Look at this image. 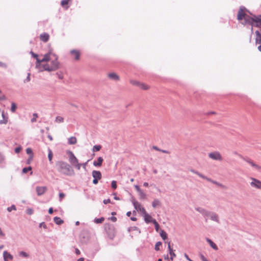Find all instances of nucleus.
<instances>
[{
    "label": "nucleus",
    "mask_w": 261,
    "mask_h": 261,
    "mask_svg": "<svg viewBox=\"0 0 261 261\" xmlns=\"http://www.w3.org/2000/svg\"><path fill=\"white\" fill-rule=\"evenodd\" d=\"M58 171L66 176H72L74 175V170L71 166L66 162L59 161L56 163Z\"/></svg>",
    "instance_id": "1"
},
{
    "label": "nucleus",
    "mask_w": 261,
    "mask_h": 261,
    "mask_svg": "<svg viewBox=\"0 0 261 261\" xmlns=\"http://www.w3.org/2000/svg\"><path fill=\"white\" fill-rule=\"evenodd\" d=\"M105 229L107 232L108 237L113 240L116 234V230L114 226L110 223L105 224Z\"/></svg>",
    "instance_id": "2"
},
{
    "label": "nucleus",
    "mask_w": 261,
    "mask_h": 261,
    "mask_svg": "<svg viewBox=\"0 0 261 261\" xmlns=\"http://www.w3.org/2000/svg\"><path fill=\"white\" fill-rule=\"evenodd\" d=\"M260 17H261V15L258 16L253 15V17H250L246 15L244 18V19L246 23L252 25L253 23H256V25L258 26V22L257 21V19H259Z\"/></svg>",
    "instance_id": "3"
},
{
    "label": "nucleus",
    "mask_w": 261,
    "mask_h": 261,
    "mask_svg": "<svg viewBox=\"0 0 261 261\" xmlns=\"http://www.w3.org/2000/svg\"><path fill=\"white\" fill-rule=\"evenodd\" d=\"M240 156L246 162L249 163L252 167L254 168L257 171L261 172V166L256 164L252 160L249 158H245L240 155Z\"/></svg>",
    "instance_id": "4"
},
{
    "label": "nucleus",
    "mask_w": 261,
    "mask_h": 261,
    "mask_svg": "<svg viewBox=\"0 0 261 261\" xmlns=\"http://www.w3.org/2000/svg\"><path fill=\"white\" fill-rule=\"evenodd\" d=\"M208 157L212 160L221 161L223 159L220 153L218 151L212 152L208 153Z\"/></svg>",
    "instance_id": "5"
},
{
    "label": "nucleus",
    "mask_w": 261,
    "mask_h": 261,
    "mask_svg": "<svg viewBox=\"0 0 261 261\" xmlns=\"http://www.w3.org/2000/svg\"><path fill=\"white\" fill-rule=\"evenodd\" d=\"M250 179L252 180L250 183V186L251 187L261 190L260 180L254 177H250Z\"/></svg>",
    "instance_id": "6"
},
{
    "label": "nucleus",
    "mask_w": 261,
    "mask_h": 261,
    "mask_svg": "<svg viewBox=\"0 0 261 261\" xmlns=\"http://www.w3.org/2000/svg\"><path fill=\"white\" fill-rule=\"evenodd\" d=\"M67 153L69 156V161L72 166L77 164L79 161L71 151L68 150Z\"/></svg>",
    "instance_id": "7"
},
{
    "label": "nucleus",
    "mask_w": 261,
    "mask_h": 261,
    "mask_svg": "<svg viewBox=\"0 0 261 261\" xmlns=\"http://www.w3.org/2000/svg\"><path fill=\"white\" fill-rule=\"evenodd\" d=\"M168 249L169 254L170 256L169 257L168 255H167L166 256L164 255V259H170L172 260H173V257L175 256V254L174 253L173 250L170 245V242H168Z\"/></svg>",
    "instance_id": "8"
},
{
    "label": "nucleus",
    "mask_w": 261,
    "mask_h": 261,
    "mask_svg": "<svg viewBox=\"0 0 261 261\" xmlns=\"http://www.w3.org/2000/svg\"><path fill=\"white\" fill-rule=\"evenodd\" d=\"M206 217H210L211 220L212 221H215L217 223H220L219 216L215 212L209 211Z\"/></svg>",
    "instance_id": "9"
},
{
    "label": "nucleus",
    "mask_w": 261,
    "mask_h": 261,
    "mask_svg": "<svg viewBox=\"0 0 261 261\" xmlns=\"http://www.w3.org/2000/svg\"><path fill=\"white\" fill-rule=\"evenodd\" d=\"M256 34L255 42L256 44H259L260 45L258 46V49L261 51V30L260 32L259 31H256L255 32Z\"/></svg>",
    "instance_id": "10"
},
{
    "label": "nucleus",
    "mask_w": 261,
    "mask_h": 261,
    "mask_svg": "<svg viewBox=\"0 0 261 261\" xmlns=\"http://www.w3.org/2000/svg\"><path fill=\"white\" fill-rule=\"evenodd\" d=\"M132 203L134 205V206L136 210H140L141 212H142L143 214H145L146 211L144 208L141 206L140 204L139 203L138 201L135 200V199H133L132 200Z\"/></svg>",
    "instance_id": "11"
},
{
    "label": "nucleus",
    "mask_w": 261,
    "mask_h": 261,
    "mask_svg": "<svg viewBox=\"0 0 261 261\" xmlns=\"http://www.w3.org/2000/svg\"><path fill=\"white\" fill-rule=\"evenodd\" d=\"M245 9H246L245 8L243 7H241L240 8V10L238 12V16H237V18H238V20H241L245 18V16L246 15V14L244 12V10H245Z\"/></svg>",
    "instance_id": "12"
},
{
    "label": "nucleus",
    "mask_w": 261,
    "mask_h": 261,
    "mask_svg": "<svg viewBox=\"0 0 261 261\" xmlns=\"http://www.w3.org/2000/svg\"><path fill=\"white\" fill-rule=\"evenodd\" d=\"M51 68L53 71H55L60 68V63L57 60V58L51 62Z\"/></svg>",
    "instance_id": "13"
},
{
    "label": "nucleus",
    "mask_w": 261,
    "mask_h": 261,
    "mask_svg": "<svg viewBox=\"0 0 261 261\" xmlns=\"http://www.w3.org/2000/svg\"><path fill=\"white\" fill-rule=\"evenodd\" d=\"M46 187H37L36 188V192L38 196L43 195L47 191Z\"/></svg>",
    "instance_id": "14"
},
{
    "label": "nucleus",
    "mask_w": 261,
    "mask_h": 261,
    "mask_svg": "<svg viewBox=\"0 0 261 261\" xmlns=\"http://www.w3.org/2000/svg\"><path fill=\"white\" fill-rule=\"evenodd\" d=\"M195 210L202 214L204 217L207 215L209 211H207L201 207H196L195 208Z\"/></svg>",
    "instance_id": "15"
},
{
    "label": "nucleus",
    "mask_w": 261,
    "mask_h": 261,
    "mask_svg": "<svg viewBox=\"0 0 261 261\" xmlns=\"http://www.w3.org/2000/svg\"><path fill=\"white\" fill-rule=\"evenodd\" d=\"M92 175L94 178H96L99 180L102 177L101 173L99 171L93 170Z\"/></svg>",
    "instance_id": "16"
},
{
    "label": "nucleus",
    "mask_w": 261,
    "mask_h": 261,
    "mask_svg": "<svg viewBox=\"0 0 261 261\" xmlns=\"http://www.w3.org/2000/svg\"><path fill=\"white\" fill-rule=\"evenodd\" d=\"M2 116L3 119L0 120V124H6L8 121V117L3 111L2 113Z\"/></svg>",
    "instance_id": "17"
},
{
    "label": "nucleus",
    "mask_w": 261,
    "mask_h": 261,
    "mask_svg": "<svg viewBox=\"0 0 261 261\" xmlns=\"http://www.w3.org/2000/svg\"><path fill=\"white\" fill-rule=\"evenodd\" d=\"M3 257L4 261H8V259L12 260L13 258V256L7 251L4 252Z\"/></svg>",
    "instance_id": "18"
},
{
    "label": "nucleus",
    "mask_w": 261,
    "mask_h": 261,
    "mask_svg": "<svg viewBox=\"0 0 261 261\" xmlns=\"http://www.w3.org/2000/svg\"><path fill=\"white\" fill-rule=\"evenodd\" d=\"M49 37V35L46 33H44L43 34H40V40L44 42H46L47 41H48Z\"/></svg>",
    "instance_id": "19"
},
{
    "label": "nucleus",
    "mask_w": 261,
    "mask_h": 261,
    "mask_svg": "<svg viewBox=\"0 0 261 261\" xmlns=\"http://www.w3.org/2000/svg\"><path fill=\"white\" fill-rule=\"evenodd\" d=\"M144 217V221L147 223H151V222L153 223V221L155 220V219H152V218L148 214H147V213L145 214Z\"/></svg>",
    "instance_id": "20"
},
{
    "label": "nucleus",
    "mask_w": 261,
    "mask_h": 261,
    "mask_svg": "<svg viewBox=\"0 0 261 261\" xmlns=\"http://www.w3.org/2000/svg\"><path fill=\"white\" fill-rule=\"evenodd\" d=\"M108 77L110 79L116 81H119L120 79L119 76L116 73L114 72L110 73L108 74Z\"/></svg>",
    "instance_id": "21"
},
{
    "label": "nucleus",
    "mask_w": 261,
    "mask_h": 261,
    "mask_svg": "<svg viewBox=\"0 0 261 261\" xmlns=\"http://www.w3.org/2000/svg\"><path fill=\"white\" fill-rule=\"evenodd\" d=\"M103 161V159L102 157H98L97 159V161H94L93 164L95 167H100L102 165Z\"/></svg>",
    "instance_id": "22"
},
{
    "label": "nucleus",
    "mask_w": 261,
    "mask_h": 261,
    "mask_svg": "<svg viewBox=\"0 0 261 261\" xmlns=\"http://www.w3.org/2000/svg\"><path fill=\"white\" fill-rule=\"evenodd\" d=\"M205 180H206L207 181H210L214 184H215L217 186L220 187H221V188H224L225 187L224 185H223L221 183H219L218 182H217V181H215V180H214L213 179H212L211 178H208L206 176V178L205 179Z\"/></svg>",
    "instance_id": "23"
},
{
    "label": "nucleus",
    "mask_w": 261,
    "mask_h": 261,
    "mask_svg": "<svg viewBox=\"0 0 261 261\" xmlns=\"http://www.w3.org/2000/svg\"><path fill=\"white\" fill-rule=\"evenodd\" d=\"M70 53L72 55H74L75 60H79L80 59V53L78 50L73 49L70 51Z\"/></svg>",
    "instance_id": "24"
},
{
    "label": "nucleus",
    "mask_w": 261,
    "mask_h": 261,
    "mask_svg": "<svg viewBox=\"0 0 261 261\" xmlns=\"http://www.w3.org/2000/svg\"><path fill=\"white\" fill-rule=\"evenodd\" d=\"M206 241L209 243L211 247L215 250H218L217 246L210 239L206 238Z\"/></svg>",
    "instance_id": "25"
},
{
    "label": "nucleus",
    "mask_w": 261,
    "mask_h": 261,
    "mask_svg": "<svg viewBox=\"0 0 261 261\" xmlns=\"http://www.w3.org/2000/svg\"><path fill=\"white\" fill-rule=\"evenodd\" d=\"M42 67H43V69H40L39 70L40 72H42L43 71H53L51 67L49 66V65L47 64L43 65Z\"/></svg>",
    "instance_id": "26"
},
{
    "label": "nucleus",
    "mask_w": 261,
    "mask_h": 261,
    "mask_svg": "<svg viewBox=\"0 0 261 261\" xmlns=\"http://www.w3.org/2000/svg\"><path fill=\"white\" fill-rule=\"evenodd\" d=\"M50 54L51 51H49L48 53L45 54L44 55L43 58L42 59V61H43L44 62H48L50 60Z\"/></svg>",
    "instance_id": "27"
},
{
    "label": "nucleus",
    "mask_w": 261,
    "mask_h": 261,
    "mask_svg": "<svg viewBox=\"0 0 261 261\" xmlns=\"http://www.w3.org/2000/svg\"><path fill=\"white\" fill-rule=\"evenodd\" d=\"M191 172H192V173L197 175L198 176H199L200 177L203 178V179H205L206 178V176L203 175L202 174L200 173V172H199L198 171H196L194 169H190V170Z\"/></svg>",
    "instance_id": "28"
},
{
    "label": "nucleus",
    "mask_w": 261,
    "mask_h": 261,
    "mask_svg": "<svg viewBox=\"0 0 261 261\" xmlns=\"http://www.w3.org/2000/svg\"><path fill=\"white\" fill-rule=\"evenodd\" d=\"M191 172H192V173L197 175L198 176H199L200 177L203 178V179H205L206 178V176L203 175L202 174L200 173V172H199L198 171H196L194 169H190V170Z\"/></svg>",
    "instance_id": "29"
},
{
    "label": "nucleus",
    "mask_w": 261,
    "mask_h": 261,
    "mask_svg": "<svg viewBox=\"0 0 261 261\" xmlns=\"http://www.w3.org/2000/svg\"><path fill=\"white\" fill-rule=\"evenodd\" d=\"M54 222L57 225H61L63 223L64 221L60 217H55L54 218Z\"/></svg>",
    "instance_id": "30"
},
{
    "label": "nucleus",
    "mask_w": 261,
    "mask_h": 261,
    "mask_svg": "<svg viewBox=\"0 0 261 261\" xmlns=\"http://www.w3.org/2000/svg\"><path fill=\"white\" fill-rule=\"evenodd\" d=\"M76 143V139L74 137H71L68 139V143L71 145L75 144Z\"/></svg>",
    "instance_id": "31"
},
{
    "label": "nucleus",
    "mask_w": 261,
    "mask_h": 261,
    "mask_svg": "<svg viewBox=\"0 0 261 261\" xmlns=\"http://www.w3.org/2000/svg\"><path fill=\"white\" fill-rule=\"evenodd\" d=\"M53 157V153L50 149L48 148V158L49 162L52 163V159Z\"/></svg>",
    "instance_id": "32"
},
{
    "label": "nucleus",
    "mask_w": 261,
    "mask_h": 261,
    "mask_svg": "<svg viewBox=\"0 0 261 261\" xmlns=\"http://www.w3.org/2000/svg\"><path fill=\"white\" fill-rule=\"evenodd\" d=\"M139 87L143 89V90H148L149 89V86L147 85H145V84L144 83H140V84L139 85Z\"/></svg>",
    "instance_id": "33"
},
{
    "label": "nucleus",
    "mask_w": 261,
    "mask_h": 261,
    "mask_svg": "<svg viewBox=\"0 0 261 261\" xmlns=\"http://www.w3.org/2000/svg\"><path fill=\"white\" fill-rule=\"evenodd\" d=\"M105 220V218L103 217H101L99 218H95L94 222L96 224L101 223Z\"/></svg>",
    "instance_id": "34"
},
{
    "label": "nucleus",
    "mask_w": 261,
    "mask_h": 261,
    "mask_svg": "<svg viewBox=\"0 0 261 261\" xmlns=\"http://www.w3.org/2000/svg\"><path fill=\"white\" fill-rule=\"evenodd\" d=\"M17 109V105L15 102L11 103V111L12 113H15Z\"/></svg>",
    "instance_id": "35"
},
{
    "label": "nucleus",
    "mask_w": 261,
    "mask_h": 261,
    "mask_svg": "<svg viewBox=\"0 0 261 261\" xmlns=\"http://www.w3.org/2000/svg\"><path fill=\"white\" fill-rule=\"evenodd\" d=\"M36 67L37 68H39L41 65V63L42 62H44L43 61H42V59L40 60L38 59V57L37 58H36Z\"/></svg>",
    "instance_id": "36"
},
{
    "label": "nucleus",
    "mask_w": 261,
    "mask_h": 261,
    "mask_svg": "<svg viewBox=\"0 0 261 261\" xmlns=\"http://www.w3.org/2000/svg\"><path fill=\"white\" fill-rule=\"evenodd\" d=\"M101 148V146L100 145H94L93 147V149H92V151L93 152H95V151H98L100 150V149Z\"/></svg>",
    "instance_id": "37"
},
{
    "label": "nucleus",
    "mask_w": 261,
    "mask_h": 261,
    "mask_svg": "<svg viewBox=\"0 0 261 261\" xmlns=\"http://www.w3.org/2000/svg\"><path fill=\"white\" fill-rule=\"evenodd\" d=\"M55 121L57 123H62L64 121V118L61 116H57L56 118Z\"/></svg>",
    "instance_id": "38"
},
{
    "label": "nucleus",
    "mask_w": 261,
    "mask_h": 261,
    "mask_svg": "<svg viewBox=\"0 0 261 261\" xmlns=\"http://www.w3.org/2000/svg\"><path fill=\"white\" fill-rule=\"evenodd\" d=\"M32 167L31 166H29L28 167H25L22 169V173H27L28 171L32 170Z\"/></svg>",
    "instance_id": "39"
},
{
    "label": "nucleus",
    "mask_w": 261,
    "mask_h": 261,
    "mask_svg": "<svg viewBox=\"0 0 261 261\" xmlns=\"http://www.w3.org/2000/svg\"><path fill=\"white\" fill-rule=\"evenodd\" d=\"M19 255H20V256H21L25 258H28L29 257V254H28L27 252L23 251H20L19 252Z\"/></svg>",
    "instance_id": "40"
},
{
    "label": "nucleus",
    "mask_w": 261,
    "mask_h": 261,
    "mask_svg": "<svg viewBox=\"0 0 261 261\" xmlns=\"http://www.w3.org/2000/svg\"><path fill=\"white\" fill-rule=\"evenodd\" d=\"M153 223L154 225V227H155V229L156 231H159V229H160V225L158 224V223L156 222V220H153Z\"/></svg>",
    "instance_id": "41"
},
{
    "label": "nucleus",
    "mask_w": 261,
    "mask_h": 261,
    "mask_svg": "<svg viewBox=\"0 0 261 261\" xmlns=\"http://www.w3.org/2000/svg\"><path fill=\"white\" fill-rule=\"evenodd\" d=\"M162 244V242H158L155 245V247H154V249L156 250V251H158L160 250V248H159V247L160 246H161Z\"/></svg>",
    "instance_id": "42"
},
{
    "label": "nucleus",
    "mask_w": 261,
    "mask_h": 261,
    "mask_svg": "<svg viewBox=\"0 0 261 261\" xmlns=\"http://www.w3.org/2000/svg\"><path fill=\"white\" fill-rule=\"evenodd\" d=\"M71 0H62L61 1V4L63 7H65L66 5L68 4V3Z\"/></svg>",
    "instance_id": "43"
},
{
    "label": "nucleus",
    "mask_w": 261,
    "mask_h": 261,
    "mask_svg": "<svg viewBox=\"0 0 261 261\" xmlns=\"http://www.w3.org/2000/svg\"><path fill=\"white\" fill-rule=\"evenodd\" d=\"M130 83L133 85H135L139 87L140 82L135 80H130Z\"/></svg>",
    "instance_id": "44"
},
{
    "label": "nucleus",
    "mask_w": 261,
    "mask_h": 261,
    "mask_svg": "<svg viewBox=\"0 0 261 261\" xmlns=\"http://www.w3.org/2000/svg\"><path fill=\"white\" fill-rule=\"evenodd\" d=\"M7 210L8 212H10L12 210H16V207L15 205H12L10 207H7Z\"/></svg>",
    "instance_id": "45"
},
{
    "label": "nucleus",
    "mask_w": 261,
    "mask_h": 261,
    "mask_svg": "<svg viewBox=\"0 0 261 261\" xmlns=\"http://www.w3.org/2000/svg\"><path fill=\"white\" fill-rule=\"evenodd\" d=\"M159 200H154L152 203V205L153 207H156L159 204Z\"/></svg>",
    "instance_id": "46"
},
{
    "label": "nucleus",
    "mask_w": 261,
    "mask_h": 261,
    "mask_svg": "<svg viewBox=\"0 0 261 261\" xmlns=\"http://www.w3.org/2000/svg\"><path fill=\"white\" fill-rule=\"evenodd\" d=\"M141 199H145L146 198V194L142 191L139 192Z\"/></svg>",
    "instance_id": "47"
},
{
    "label": "nucleus",
    "mask_w": 261,
    "mask_h": 261,
    "mask_svg": "<svg viewBox=\"0 0 261 261\" xmlns=\"http://www.w3.org/2000/svg\"><path fill=\"white\" fill-rule=\"evenodd\" d=\"M26 152L27 154H29L30 155H33V151L31 148H27L26 149Z\"/></svg>",
    "instance_id": "48"
},
{
    "label": "nucleus",
    "mask_w": 261,
    "mask_h": 261,
    "mask_svg": "<svg viewBox=\"0 0 261 261\" xmlns=\"http://www.w3.org/2000/svg\"><path fill=\"white\" fill-rule=\"evenodd\" d=\"M26 213L29 215H31L33 214L34 213V210L31 208H28L27 210H26Z\"/></svg>",
    "instance_id": "49"
},
{
    "label": "nucleus",
    "mask_w": 261,
    "mask_h": 261,
    "mask_svg": "<svg viewBox=\"0 0 261 261\" xmlns=\"http://www.w3.org/2000/svg\"><path fill=\"white\" fill-rule=\"evenodd\" d=\"M111 187L113 189L117 188V182L115 180H113L111 182Z\"/></svg>",
    "instance_id": "50"
},
{
    "label": "nucleus",
    "mask_w": 261,
    "mask_h": 261,
    "mask_svg": "<svg viewBox=\"0 0 261 261\" xmlns=\"http://www.w3.org/2000/svg\"><path fill=\"white\" fill-rule=\"evenodd\" d=\"M30 75H31V73H28L27 77L23 81L24 83H27V82H29L30 81V80H31Z\"/></svg>",
    "instance_id": "51"
},
{
    "label": "nucleus",
    "mask_w": 261,
    "mask_h": 261,
    "mask_svg": "<svg viewBox=\"0 0 261 261\" xmlns=\"http://www.w3.org/2000/svg\"><path fill=\"white\" fill-rule=\"evenodd\" d=\"M0 67L6 69L8 67L7 64L0 61Z\"/></svg>",
    "instance_id": "52"
},
{
    "label": "nucleus",
    "mask_w": 261,
    "mask_h": 261,
    "mask_svg": "<svg viewBox=\"0 0 261 261\" xmlns=\"http://www.w3.org/2000/svg\"><path fill=\"white\" fill-rule=\"evenodd\" d=\"M73 166H74L77 170H80L81 168V167L82 166V164L79 163L78 162L77 164L76 163V164H74V165H73Z\"/></svg>",
    "instance_id": "53"
},
{
    "label": "nucleus",
    "mask_w": 261,
    "mask_h": 261,
    "mask_svg": "<svg viewBox=\"0 0 261 261\" xmlns=\"http://www.w3.org/2000/svg\"><path fill=\"white\" fill-rule=\"evenodd\" d=\"M34 117L31 119L32 122H34L36 121V118L38 117V114L37 113L33 114Z\"/></svg>",
    "instance_id": "54"
},
{
    "label": "nucleus",
    "mask_w": 261,
    "mask_h": 261,
    "mask_svg": "<svg viewBox=\"0 0 261 261\" xmlns=\"http://www.w3.org/2000/svg\"><path fill=\"white\" fill-rule=\"evenodd\" d=\"M33 158V155H30L29 158H28V159L27 160V163L28 164H30L31 163V162L32 161Z\"/></svg>",
    "instance_id": "55"
},
{
    "label": "nucleus",
    "mask_w": 261,
    "mask_h": 261,
    "mask_svg": "<svg viewBox=\"0 0 261 261\" xmlns=\"http://www.w3.org/2000/svg\"><path fill=\"white\" fill-rule=\"evenodd\" d=\"M21 150V147L20 146H19V147L15 148V152L16 153H18L20 152Z\"/></svg>",
    "instance_id": "56"
},
{
    "label": "nucleus",
    "mask_w": 261,
    "mask_h": 261,
    "mask_svg": "<svg viewBox=\"0 0 261 261\" xmlns=\"http://www.w3.org/2000/svg\"><path fill=\"white\" fill-rule=\"evenodd\" d=\"M39 227H43L44 229H46L47 228V226L45 224L44 222H41L39 224Z\"/></svg>",
    "instance_id": "57"
},
{
    "label": "nucleus",
    "mask_w": 261,
    "mask_h": 261,
    "mask_svg": "<svg viewBox=\"0 0 261 261\" xmlns=\"http://www.w3.org/2000/svg\"><path fill=\"white\" fill-rule=\"evenodd\" d=\"M30 54H31L32 56L34 58H37L38 57V55L35 53H34L33 51H31Z\"/></svg>",
    "instance_id": "58"
},
{
    "label": "nucleus",
    "mask_w": 261,
    "mask_h": 261,
    "mask_svg": "<svg viewBox=\"0 0 261 261\" xmlns=\"http://www.w3.org/2000/svg\"><path fill=\"white\" fill-rule=\"evenodd\" d=\"M200 258L202 260V261H208L207 260V259L204 256V255L202 254H201L200 255Z\"/></svg>",
    "instance_id": "59"
},
{
    "label": "nucleus",
    "mask_w": 261,
    "mask_h": 261,
    "mask_svg": "<svg viewBox=\"0 0 261 261\" xmlns=\"http://www.w3.org/2000/svg\"><path fill=\"white\" fill-rule=\"evenodd\" d=\"M104 204H107L111 202V200L110 199H105L103 201Z\"/></svg>",
    "instance_id": "60"
},
{
    "label": "nucleus",
    "mask_w": 261,
    "mask_h": 261,
    "mask_svg": "<svg viewBox=\"0 0 261 261\" xmlns=\"http://www.w3.org/2000/svg\"><path fill=\"white\" fill-rule=\"evenodd\" d=\"M65 194L63 193H59V198L60 200H61L62 198H63L65 197Z\"/></svg>",
    "instance_id": "61"
},
{
    "label": "nucleus",
    "mask_w": 261,
    "mask_h": 261,
    "mask_svg": "<svg viewBox=\"0 0 261 261\" xmlns=\"http://www.w3.org/2000/svg\"><path fill=\"white\" fill-rule=\"evenodd\" d=\"M56 74L58 75L59 79H63V75H62V73H57Z\"/></svg>",
    "instance_id": "62"
},
{
    "label": "nucleus",
    "mask_w": 261,
    "mask_h": 261,
    "mask_svg": "<svg viewBox=\"0 0 261 261\" xmlns=\"http://www.w3.org/2000/svg\"><path fill=\"white\" fill-rule=\"evenodd\" d=\"M111 221L113 222H116L117 221V218L115 217L112 216L111 218H109Z\"/></svg>",
    "instance_id": "63"
},
{
    "label": "nucleus",
    "mask_w": 261,
    "mask_h": 261,
    "mask_svg": "<svg viewBox=\"0 0 261 261\" xmlns=\"http://www.w3.org/2000/svg\"><path fill=\"white\" fill-rule=\"evenodd\" d=\"M135 187L136 190L138 192H140L141 191H142V190L140 188V187H139V186H138V185H136V186H135Z\"/></svg>",
    "instance_id": "64"
}]
</instances>
